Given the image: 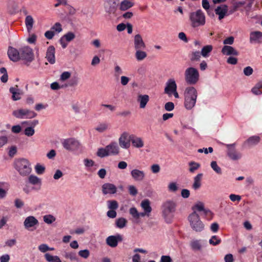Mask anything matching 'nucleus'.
Listing matches in <instances>:
<instances>
[{
  "label": "nucleus",
  "mask_w": 262,
  "mask_h": 262,
  "mask_svg": "<svg viewBox=\"0 0 262 262\" xmlns=\"http://www.w3.org/2000/svg\"><path fill=\"white\" fill-rule=\"evenodd\" d=\"M191 25L193 28L203 26L205 24V16L203 11L199 9L196 12H191L189 15Z\"/></svg>",
  "instance_id": "nucleus-5"
},
{
  "label": "nucleus",
  "mask_w": 262,
  "mask_h": 262,
  "mask_svg": "<svg viewBox=\"0 0 262 262\" xmlns=\"http://www.w3.org/2000/svg\"><path fill=\"white\" fill-rule=\"evenodd\" d=\"M71 73L69 72H63L60 76V80L64 81L70 77Z\"/></svg>",
  "instance_id": "nucleus-64"
},
{
  "label": "nucleus",
  "mask_w": 262,
  "mask_h": 262,
  "mask_svg": "<svg viewBox=\"0 0 262 262\" xmlns=\"http://www.w3.org/2000/svg\"><path fill=\"white\" fill-rule=\"evenodd\" d=\"M8 55L10 59L14 62H16L20 59L19 50L10 47L8 50Z\"/></svg>",
  "instance_id": "nucleus-14"
},
{
  "label": "nucleus",
  "mask_w": 262,
  "mask_h": 262,
  "mask_svg": "<svg viewBox=\"0 0 262 262\" xmlns=\"http://www.w3.org/2000/svg\"><path fill=\"white\" fill-rule=\"evenodd\" d=\"M38 224V220L33 216H29L27 217L24 222V226L25 228L29 229L30 228L34 227Z\"/></svg>",
  "instance_id": "nucleus-25"
},
{
  "label": "nucleus",
  "mask_w": 262,
  "mask_h": 262,
  "mask_svg": "<svg viewBox=\"0 0 262 262\" xmlns=\"http://www.w3.org/2000/svg\"><path fill=\"white\" fill-rule=\"evenodd\" d=\"M108 128V124L103 122L101 123L99 125H98L96 127L95 129L100 133H102L104 131H105Z\"/></svg>",
  "instance_id": "nucleus-42"
},
{
  "label": "nucleus",
  "mask_w": 262,
  "mask_h": 262,
  "mask_svg": "<svg viewBox=\"0 0 262 262\" xmlns=\"http://www.w3.org/2000/svg\"><path fill=\"white\" fill-rule=\"evenodd\" d=\"M227 62L228 64L235 65L237 63V58L231 56L228 58Z\"/></svg>",
  "instance_id": "nucleus-62"
},
{
  "label": "nucleus",
  "mask_w": 262,
  "mask_h": 262,
  "mask_svg": "<svg viewBox=\"0 0 262 262\" xmlns=\"http://www.w3.org/2000/svg\"><path fill=\"white\" fill-rule=\"evenodd\" d=\"M134 6V3L129 0H123L120 5V9L122 11H125Z\"/></svg>",
  "instance_id": "nucleus-32"
},
{
  "label": "nucleus",
  "mask_w": 262,
  "mask_h": 262,
  "mask_svg": "<svg viewBox=\"0 0 262 262\" xmlns=\"http://www.w3.org/2000/svg\"><path fill=\"white\" fill-rule=\"evenodd\" d=\"M46 260L48 262H61L60 258L56 255H52L50 253H46L44 255Z\"/></svg>",
  "instance_id": "nucleus-35"
},
{
  "label": "nucleus",
  "mask_w": 262,
  "mask_h": 262,
  "mask_svg": "<svg viewBox=\"0 0 262 262\" xmlns=\"http://www.w3.org/2000/svg\"><path fill=\"white\" fill-rule=\"evenodd\" d=\"M130 135L126 132L122 134L119 139V145L123 148H128L130 145Z\"/></svg>",
  "instance_id": "nucleus-12"
},
{
  "label": "nucleus",
  "mask_w": 262,
  "mask_h": 262,
  "mask_svg": "<svg viewBox=\"0 0 262 262\" xmlns=\"http://www.w3.org/2000/svg\"><path fill=\"white\" fill-rule=\"evenodd\" d=\"M35 169L38 174H41L44 173L45 167L43 166L37 164L35 167Z\"/></svg>",
  "instance_id": "nucleus-51"
},
{
  "label": "nucleus",
  "mask_w": 262,
  "mask_h": 262,
  "mask_svg": "<svg viewBox=\"0 0 262 262\" xmlns=\"http://www.w3.org/2000/svg\"><path fill=\"white\" fill-rule=\"evenodd\" d=\"M168 190L171 192H176L178 189V187L177 184L174 182L169 183L168 186Z\"/></svg>",
  "instance_id": "nucleus-56"
},
{
  "label": "nucleus",
  "mask_w": 262,
  "mask_h": 262,
  "mask_svg": "<svg viewBox=\"0 0 262 262\" xmlns=\"http://www.w3.org/2000/svg\"><path fill=\"white\" fill-rule=\"evenodd\" d=\"M260 140V138L258 136H253L250 137L247 140H246L244 144V146L250 147L253 146L257 145Z\"/></svg>",
  "instance_id": "nucleus-24"
},
{
  "label": "nucleus",
  "mask_w": 262,
  "mask_h": 262,
  "mask_svg": "<svg viewBox=\"0 0 262 262\" xmlns=\"http://www.w3.org/2000/svg\"><path fill=\"white\" fill-rule=\"evenodd\" d=\"M201 54L199 51L192 52L190 57L191 61H199L201 56Z\"/></svg>",
  "instance_id": "nucleus-41"
},
{
  "label": "nucleus",
  "mask_w": 262,
  "mask_h": 262,
  "mask_svg": "<svg viewBox=\"0 0 262 262\" xmlns=\"http://www.w3.org/2000/svg\"><path fill=\"white\" fill-rule=\"evenodd\" d=\"M130 174L134 180L142 181L145 178V173L143 171L137 169H134L130 172Z\"/></svg>",
  "instance_id": "nucleus-23"
},
{
  "label": "nucleus",
  "mask_w": 262,
  "mask_h": 262,
  "mask_svg": "<svg viewBox=\"0 0 262 262\" xmlns=\"http://www.w3.org/2000/svg\"><path fill=\"white\" fill-rule=\"evenodd\" d=\"M129 193L133 196H135L138 193V191L136 188L133 185H130L128 187Z\"/></svg>",
  "instance_id": "nucleus-59"
},
{
  "label": "nucleus",
  "mask_w": 262,
  "mask_h": 262,
  "mask_svg": "<svg viewBox=\"0 0 262 262\" xmlns=\"http://www.w3.org/2000/svg\"><path fill=\"white\" fill-rule=\"evenodd\" d=\"M102 192L104 194H114L117 191L116 186L111 183H105L102 186Z\"/></svg>",
  "instance_id": "nucleus-22"
},
{
  "label": "nucleus",
  "mask_w": 262,
  "mask_h": 262,
  "mask_svg": "<svg viewBox=\"0 0 262 262\" xmlns=\"http://www.w3.org/2000/svg\"><path fill=\"white\" fill-rule=\"evenodd\" d=\"M149 98L147 95H139L138 98V101L140 103V108H143L146 106L148 102Z\"/></svg>",
  "instance_id": "nucleus-29"
},
{
  "label": "nucleus",
  "mask_w": 262,
  "mask_h": 262,
  "mask_svg": "<svg viewBox=\"0 0 262 262\" xmlns=\"http://www.w3.org/2000/svg\"><path fill=\"white\" fill-rule=\"evenodd\" d=\"M188 220L192 229L196 232H201L204 229V224L201 221L199 215L194 211L188 216Z\"/></svg>",
  "instance_id": "nucleus-6"
},
{
  "label": "nucleus",
  "mask_w": 262,
  "mask_h": 262,
  "mask_svg": "<svg viewBox=\"0 0 262 262\" xmlns=\"http://www.w3.org/2000/svg\"><path fill=\"white\" fill-rule=\"evenodd\" d=\"M55 220V217L52 215H46L43 216V221L48 224H52Z\"/></svg>",
  "instance_id": "nucleus-47"
},
{
  "label": "nucleus",
  "mask_w": 262,
  "mask_h": 262,
  "mask_svg": "<svg viewBox=\"0 0 262 262\" xmlns=\"http://www.w3.org/2000/svg\"><path fill=\"white\" fill-rule=\"evenodd\" d=\"M262 37V32L260 31H254L250 33V42H256L260 43L261 42V38Z\"/></svg>",
  "instance_id": "nucleus-27"
},
{
  "label": "nucleus",
  "mask_w": 262,
  "mask_h": 262,
  "mask_svg": "<svg viewBox=\"0 0 262 262\" xmlns=\"http://www.w3.org/2000/svg\"><path fill=\"white\" fill-rule=\"evenodd\" d=\"M213 47L211 45H207L204 46L200 52L201 55L204 57H207L209 55V53L212 51Z\"/></svg>",
  "instance_id": "nucleus-36"
},
{
  "label": "nucleus",
  "mask_w": 262,
  "mask_h": 262,
  "mask_svg": "<svg viewBox=\"0 0 262 262\" xmlns=\"http://www.w3.org/2000/svg\"><path fill=\"white\" fill-rule=\"evenodd\" d=\"M177 86L175 80L173 79H169L166 83V86L164 89V93L170 95L172 92L177 90Z\"/></svg>",
  "instance_id": "nucleus-15"
},
{
  "label": "nucleus",
  "mask_w": 262,
  "mask_h": 262,
  "mask_svg": "<svg viewBox=\"0 0 262 262\" xmlns=\"http://www.w3.org/2000/svg\"><path fill=\"white\" fill-rule=\"evenodd\" d=\"M10 92L12 94V98L14 101H16L20 99V93L17 85L15 87H11L9 89Z\"/></svg>",
  "instance_id": "nucleus-28"
},
{
  "label": "nucleus",
  "mask_w": 262,
  "mask_h": 262,
  "mask_svg": "<svg viewBox=\"0 0 262 262\" xmlns=\"http://www.w3.org/2000/svg\"><path fill=\"white\" fill-rule=\"evenodd\" d=\"M235 144H226L227 155L232 160H237L241 158L242 154L236 151L234 147Z\"/></svg>",
  "instance_id": "nucleus-10"
},
{
  "label": "nucleus",
  "mask_w": 262,
  "mask_h": 262,
  "mask_svg": "<svg viewBox=\"0 0 262 262\" xmlns=\"http://www.w3.org/2000/svg\"><path fill=\"white\" fill-rule=\"evenodd\" d=\"M185 81L190 85H194L200 79V74L198 69L194 67H189L184 72Z\"/></svg>",
  "instance_id": "nucleus-4"
},
{
  "label": "nucleus",
  "mask_w": 262,
  "mask_h": 262,
  "mask_svg": "<svg viewBox=\"0 0 262 262\" xmlns=\"http://www.w3.org/2000/svg\"><path fill=\"white\" fill-rule=\"evenodd\" d=\"M54 249L53 248H50L49 246L45 244H42L38 246V250L43 253H45L48 251H52Z\"/></svg>",
  "instance_id": "nucleus-46"
},
{
  "label": "nucleus",
  "mask_w": 262,
  "mask_h": 262,
  "mask_svg": "<svg viewBox=\"0 0 262 262\" xmlns=\"http://www.w3.org/2000/svg\"><path fill=\"white\" fill-rule=\"evenodd\" d=\"M209 244L213 246H216L220 244L221 243V239L216 235H213L209 239Z\"/></svg>",
  "instance_id": "nucleus-44"
},
{
  "label": "nucleus",
  "mask_w": 262,
  "mask_h": 262,
  "mask_svg": "<svg viewBox=\"0 0 262 262\" xmlns=\"http://www.w3.org/2000/svg\"><path fill=\"white\" fill-rule=\"evenodd\" d=\"M119 0H108L105 9L110 14H115L118 6Z\"/></svg>",
  "instance_id": "nucleus-13"
},
{
  "label": "nucleus",
  "mask_w": 262,
  "mask_h": 262,
  "mask_svg": "<svg viewBox=\"0 0 262 262\" xmlns=\"http://www.w3.org/2000/svg\"><path fill=\"white\" fill-rule=\"evenodd\" d=\"M13 166L23 177L28 176L32 171L30 163L25 158L15 159L13 163Z\"/></svg>",
  "instance_id": "nucleus-2"
},
{
  "label": "nucleus",
  "mask_w": 262,
  "mask_h": 262,
  "mask_svg": "<svg viewBox=\"0 0 262 262\" xmlns=\"http://www.w3.org/2000/svg\"><path fill=\"white\" fill-rule=\"evenodd\" d=\"M35 133L34 128L32 127H27L24 130V134L28 137L32 136Z\"/></svg>",
  "instance_id": "nucleus-50"
},
{
  "label": "nucleus",
  "mask_w": 262,
  "mask_h": 262,
  "mask_svg": "<svg viewBox=\"0 0 262 262\" xmlns=\"http://www.w3.org/2000/svg\"><path fill=\"white\" fill-rule=\"evenodd\" d=\"M130 139L133 146L138 148L144 146V142L141 138L137 137L134 135H130Z\"/></svg>",
  "instance_id": "nucleus-26"
},
{
  "label": "nucleus",
  "mask_w": 262,
  "mask_h": 262,
  "mask_svg": "<svg viewBox=\"0 0 262 262\" xmlns=\"http://www.w3.org/2000/svg\"><path fill=\"white\" fill-rule=\"evenodd\" d=\"M122 240V236L119 234L116 236L111 235L107 237L106 243L111 247H116L118 245V242H121Z\"/></svg>",
  "instance_id": "nucleus-17"
},
{
  "label": "nucleus",
  "mask_w": 262,
  "mask_h": 262,
  "mask_svg": "<svg viewBox=\"0 0 262 262\" xmlns=\"http://www.w3.org/2000/svg\"><path fill=\"white\" fill-rule=\"evenodd\" d=\"M119 148L116 142H112L105 148H99L97 155L103 158L109 155H116L119 154Z\"/></svg>",
  "instance_id": "nucleus-3"
},
{
  "label": "nucleus",
  "mask_w": 262,
  "mask_h": 262,
  "mask_svg": "<svg viewBox=\"0 0 262 262\" xmlns=\"http://www.w3.org/2000/svg\"><path fill=\"white\" fill-rule=\"evenodd\" d=\"M253 72V69L250 66H248L245 68L244 69V73L246 76H250L252 74Z\"/></svg>",
  "instance_id": "nucleus-61"
},
{
  "label": "nucleus",
  "mask_w": 262,
  "mask_h": 262,
  "mask_svg": "<svg viewBox=\"0 0 262 262\" xmlns=\"http://www.w3.org/2000/svg\"><path fill=\"white\" fill-rule=\"evenodd\" d=\"M108 208L110 209L115 210L118 208V204L116 201H109L107 202Z\"/></svg>",
  "instance_id": "nucleus-52"
},
{
  "label": "nucleus",
  "mask_w": 262,
  "mask_h": 262,
  "mask_svg": "<svg viewBox=\"0 0 262 262\" xmlns=\"http://www.w3.org/2000/svg\"><path fill=\"white\" fill-rule=\"evenodd\" d=\"M129 213L135 219H139V212L135 207H132L129 209Z\"/></svg>",
  "instance_id": "nucleus-55"
},
{
  "label": "nucleus",
  "mask_w": 262,
  "mask_h": 262,
  "mask_svg": "<svg viewBox=\"0 0 262 262\" xmlns=\"http://www.w3.org/2000/svg\"><path fill=\"white\" fill-rule=\"evenodd\" d=\"M210 166L213 170L215 171L216 173L219 174H222L221 168L217 165L216 161H212L211 162Z\"/></svg>",
  "instance_id": "nucleus-45"
},
{
  "label": "nucleus",
  "mask_w": 262,
  "mask_h": 262,
  "mask_svg": "<svg viewBox=\"0 0 262 262\" xmlns=\"http://www.w3.org/2000/svg\"><path fill=\"white\" fill-rule=\"evenodd\" d=\"M198 92L193 86H188L186 88L184 92V105L187 110H191L195 105Z\"/></svg>",
  "instance_id": "nucleus-1"
},
{
  "label": "nucleus",
  "mask_w": 262,
  "mask_h": 262,
  "mask_svg": "<svg viewBox=\"0 0 262 262\" xmlns=\"http://www.w3.org/2000/svg\"><path fill=\"white\" fill-rule=\"evenodd\" d=\"M17 152V147L15 146H12L10 147L8 155L9 156L12 158L13 157Z\"/></svg>",
  "instance_id": "nucleus-54"
},
{
  "label": "nucleus",
  "mask_w": 262,
  "mask_h": 262,
  "mask_svg": "<svg viewBox=\"0 0 262 262\" xmlns=\"http://www.w3.org/2000/svg\"><path fill=\"white\" fill-rule=\"evenodd\" d=\"M12 115L17 118L31 119L36 116L37 114L34 111L28 109H19L13 112Z\"/></svg>",
  "instance_id": "nucleus-8"
},
{
  "label": "nucleus",
  "mask_w": 262,
  "mask_h": 262,
  "mask_svg": "<svg viewBox=\"0 0 262 262\" xmlns=\"http://www.w3.org/2000/svg\"><path fill=\"white\" fill-rule=\"evenodd\" d=\"M174 108V103L172 102H168L165 103L164 108L167 111H171Z\"/></svg>",
  "instance_id": "nucleus-57"
},
{
  "label": "nucleus",
  "mask_w": 262,
  "mask_h": 262,
  "mask_svg": "<svg viewBox=\"0 0 262 262\" xmlns=\"http://www.w3.org/2000/svg\"><path fill=\"white\" fill-rule=\"evenodd\" d=\"M192 209L193 210V211H195L197 210L198 211H203L205 209L203 203L201 202H199L195 205H194L192 207Z\"/></svg>",
  "instance_id": "nucleus-48"
},
{
  "label": "nucleus",
  "mask_w": 262,
  "mask_h": 262,
  "mask_svg": "<svg viewBox=\"0 0 262 262\" xmlns=\"http://www.w3.org/2000/svg\"><path fill=\"white\" fill-rule=\"evenodd\" d=\"M141 206L144 211L150 214L152 208L150 205V201L148 199L143 200L141 203Z\"/></svg>",
  "instance_id": "nucleus-30"
},
{
  "label": "nucleus",
  "mask_w": 262,
  "mask_h": 262,
  "mask_svg": "<svg viewBox=\"0 0 262 262\" xmlns=\"http://www.w3.org/2000/svg\"><path fill=\"white\" fill-rule=\"evenodd\" d=\"M55 49L54 46H49L46 52V58L48 61L51 64H54L55 62Z\"/></svg>",
  "instance_id": "nucleus-18"
},
{
  "label": "nucleus",
  "mask_w": 262,
  "mask_h": 262,
  "mask_svg": "<svg viewBox=\"0 0 262 262\" xmlns=\"http://www.w3.org/2000/svg\"><path fill=\"white\" fill-rule=\"evenodd\" d=\"M127 222V221L125 219L120 217L116 220V225L117 227L119 228H123L126 226Z\"/></svg>",
  "instance_id": "nucleus-39"
},
{
  "label": "nucleus",
  "mask_w": 262,
  "mask_h": 262,
  "mask_svg": "<svg viewBox=\"0 0 262 262\" xmlns=\"http://www.w3.org/2000/svg\"><path fill=\"white\" fill-rule=\"evenodd\" d=\"M145 47V44L143 41L141 35H136L134 37V48L135 50L138 49H144Z\"/></svg>",
  "instance_id": "nucleus-21"
},
{
  "label": "nucleus",
  "mask_w": 262,
  "mask_h": 262,
  "mask_svg": "<svg viewBox=\"0 0 262 262\" xmlns=\"http://www.w3.org/2000/svg\"><path fill=\"white\" fill-rule=\"evenodd\" d=\"M189 165L190 166L189 171L191 172H193L200 167V165L199 163L192 161L190 162Z\"/></svg>",
  "instance_id": "nucleus-49"
},
{
  "label": "nucleus",
  "mask_w": 262,
  "mask_h": 262,
  "mask_svg": "<svg viewBox=\"0 0 262 262\" xmlns=\"http://www.w3.org/2000/svg\"><path fill=\"white\" fill-rule=\"evenodd\" d=\"M51 29L54 32L56 31L58 33L60 32L62 30L61 25L59 23H56L54 25L51 27Z\"/></svg>",
  "instance_id": "nucleus-53"
},
{
  "label": "nucleus",
  "mask_w": 262,
  "mask_h": 262,
  "mask_svg": "<svg viewBox=\"0 0 262 262\" xmlns=\"http://www.w3.org/2000/svg\"><path fill=\"white\" fill-rule=\"evenodd\" d=\"M75 37V34L71 32H69L61 37L59 40L62 47L64 49L67 47L68 42L72 41Z\"/></svg>",
  "instance_id": "nucleus-16"
},
{
  "label": "nucleus",
  "mask_w": 262,
  "mask_h": 262,
  "mask_svg": "<svg viewBox=\"0 0 262 262\" xmlns=\"http://www.w3.org/2000/svg\"><path fill=\"white\" fill-rule=\"evenodd\" d=\"M33 18L31 15H28L25 19V24L27 29H31L33 25Z\"/></svg>",
  "instance_id": "nucleus-43"
},
{
  "label": "nucleus",
  "mask_w": 262,
  "mask_h": 262,
  "mask_svg": "<svg viewBox=\"0 0 262 262\" xmlns=\"http://www.w3.org/2000/svg\"><path fill=\"white\" fill-rule=\"evenodd\" d=\"M63 147L68 150H74L79 146V143L73 138L64 139L62 142Z\"/></svg>",
  "instance_id": "nucleus-11"
},
{
  "label": "nucleus",
  "mask_w": 262,
  "mask_h": 262,
  "mask_svg": "<svg viewBox=\"0 0 262 262\" xmlns=\"http://www.w3.org/2000/svg\"><path fill=\"white\" fill-rule=\"evenodd\" d=\"M39 122L37 120H34L33 121H24L22 123L23 124H26L30 125V127H33V128L38 124Z\"/></svg>",
  "instance_id": "nucleus-58"
},
{
  "label": "nucleus",
  "mask_w": 262,
  "mask_h": 262,
  "mask_svg": "<svg viewBox=\"0 0 262 262\" xmlns=\"http://www.w3.org/2000/svg\"><path fill=\"white\" fill-rule=\"evenodd\" d=\"M203 177L202 173L198 174L194 178V183L193 184V188L195 190L199 189L201 186V181Z\"/></svg>",
  "instance_id": "nucleus-33"
},
{
  "label": "nucleus",
  "mask_w": 262,
  "mask_h": 262,
  "mask_svg": "<svg viewBox=\"0 0 262 262\" xmlns=\"http://www.w3.org/2000/svg\"><path fill=\"white\" fill-rule=\"evenodd\" d=\"M28 180L30 183L32 185H40L41 183V180L38 178L37 176L34 175H31L28 178Z\"/></svg>",
  "instance_id": "nucleus-37"
},
{
  "label": "nucleus",
  "mask_w": 262,
  "mask_h": 262,
  "mask_svg": "<svg viewBox=\"0 0 262 262\" xmlns=\"http://www.w3.org/2000/svg\"><path fill=\"white\" fill-rule=\"evenodd\" d=\"M251 92L255 95H258L262 94V80L259 81L255 85V86L251 89Z\"/></svg>",
  "instance_id": "nucleus-31"
},
{
  "label": "nucleus",
  "mask_w": 262,
  "mask_h": 262,
  "mask_svg": "<svg viewBox=\"0 0 262 262\" xmlns=\"http://www.w3.org/2000/svg\"><path fill=\"white\" fill-rule=\"evenodd\" d=\"M55 35L54 32L51 29V30L47 31L45 33V37L48 39L53 38Z\"/></svg>",
  "instance_id": "nucleus-63"
},
{
  "label": "nucleus",
  "mask_w": 262,
  "mask_h": 262,
  "mask_svg": "<svg viewBox=\"0 0 262 262\" xmlns=\"http://www.w3.org/2000/svg\"><path fill=\"white\" fill-rule=\"evenodd\" d=\"M177 204L172 200H167L162 205V215L165 219H168L173 216L176 210Z\"/></svg>",
  "instance_id": "nucleus-7"
},
{
  "label": "nucleus",
  "mask_w": 262,
  "mask_h": 262,
  "mask_svg": "<svg viewBox=\"0 0 262 262\" xmlns=\"http://www.w3.org/2000/svg\"><path fill=\"white\" fill-rule=\"evenodd\" d=\"M190 247L193 250L196 251L200 250L201 249L202 246L198 240H193L190 242Z\"/></svg>",
  "instance_id": "nucleus-38"
},
{
  "label": "nucleus",
  "mask_w": 262,
  "mask_h": 262,
  "mask_svg": "<svg viewBox=\"0 0 262 262\" xmlns=\"http://www.w3.org/2000/svg\"><path fill=\"white\" fill-rule=\"evenodd\" d=\"M222 53L226 56H238L239 55L238 52L235 50L233 47L230 46H224L221 50Z\"/></svg>",
  "instance_id": "nucleus-19"
},
{
  "label": "nucleus",
  "mask_w": 262,
  "mask_h": 262,
  "mask_svg": "<svg viewBox=\"0 0 262 262\" xmlns=\"http://www.w3.org/2000/svg\"><path fill=\"white\" fill-rule=\"evenodd\" d=\"M143 49L136 50L135 57L138 61H141L147 57V53Z\"/></svg>",
  "instance_id": "nucleus-34"
},
{
  "label": "nucleus",
  "mask_w": 262,
  "mask_h": 262,
  "mask_svg": "<svg viewBox=\"0 0 262 262\" xmlns=\"http://www.w3.org/2000/svg\"><path fill=\"white\" fill-rule=\"evenodd\" d=\"M20 59L31 62L34 59V53L32 49L29 46H24L19 48Z\"/></svg>",
  "instance_id": "nucleus-9"
},
{
  "label": "nucleus",
  "mask_w": 262,
  "mask_h": 262,
  "mask_svg": "<svg viewBox=\"0 0 262 262\" xmlns=\"http://www.w3.org/2000/svg\"><path fill=\"white\" fill-rule=\"evenodd\" d=\"M0 73L3 74V75L1 77V81L3 83L7 82L8 79V75L6 69L4 67L1 68L0 69Z\"/></svg>",
  "instance_id": "nucleus-40"
},
{
  "label": "nucleus",
  "mask_w": 262,
  "mask_h": 262,
  "mask_svg": "<svg viewBox=\"0 0 262 262\" xmlns=\"http://www.w3.org/2000/svg\"><path fill=\"white\" fill-rule=\"evenodd\" d=\"M228 7L226 5H222L215 9V14L219 15V19H222L227 15Z\"/></svg>",
  "instance_id": "nucleus-20"
},
{
  "label": "nucleus",
  "mask_w": 262,
  "mask_h": 262,
  "mask_svg": "<svg viewBox=\"0 0 262 262\" xmlns=\"http://www.w3.org/2000/svg\"><path fill=\"white\" fill-rule=\"evenodd\" d=\"M234 40V38L233 36H229L223 40V43L225 45V46L227 45H231L233 43Z\"/></svg>",
  "instance_id": "nucleus-60"
}]
</instances>
